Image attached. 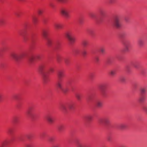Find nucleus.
I'll return each mask as SVG.
<instances>
[{
  "mask_svg": "<svg viewBox=\"0 0 147 147\" xmlns=\"http://www.w3.org/2000/svg\"><path fill=\"white\" fill-rule=\"evenodd\" d=\"M47 119L50 123H52L53 122V117L51 116H48L47 117Z\"/></svg>",
  "mask_w": 147,
  "mask_h": 147,
  "instance_id": "nucleus-11",
  "label": "nucleus"
},
{
  "mask_svg": "<svg viewBox=\"0 0 147 147\" xmlns=\"http://www.w3.org/2000/svg\"><path fill=\"white\" fill-rule=\"evenodd\" d=\"M34 59V57L33 56H31L29 58V61L31 63H32Z\"/></svg>",
  "mask_w": 147,
  "mask_h": 147,
  "instance_id": "nucleus-22",
  "label": "nucleus"
},
{
  "mask_svg": "<svg viewBox=\"0 0 147 147\" xmlns=\"http://www.w3.org/2000/svg\"><path fill=\"white\" fill-rule=\"evenodd\" d=\"M47 32L46 31H44L43 32L42 36L45 38H46L47 36Z\"/></svg>",
  "mask_w": 147,
  "mask_h": 147,
  "instance_id": "nucleus-21",
  "label": "nucleus"
},
{
  "mask_svg": "<svg viewBox=\"0 0 147 147\" xmlns=\"http://www.w3.org/2000/svg\"><path fill=\"white\" fill-rule=\"evenodd\" d=\"M125 20L126 22H127L129 21V19L127 18H125Z\"/></svg>",
  "mask_w": 147,
  "mask_h": 147,
  "instance_id": "nucleus-39",
  "label": "nucleus"
},
{
  "mask_svg": "<svg viewBox=\"0 0 147 147\" xmlns=\"http://www.w3.org/2000/svg\"><path fill=\"white\" fill-rule=\"evenodd\" d=\"M60 109L63 113L67 112L68 110L67 104H64L61 105L60 107Z\"/></svg>",
  "mask_w": 147,
  "mask_h": 147,
  "instance_id": "nucleus-7",
  "label": "nucleus"
},
{
  "mask_svg": "<svg viewBox=\"0 0 147 147\" xmlns=\"http://www.w3.org/2000/svg\"><path fill=\"white\" fill-rule=\"evenodd\" d=\"M76 96L78 100H80L81 98V96L80 94L77 93L76 94Z\"/></svg>",
  "mask_w": 147,
  "mask_h": 147,
  "instance_id": "nucleus-20",
  "label": "nucleus"
},
{
  "mask_svg": "<svg viewBox=\"0 0 147 147\" xmlns=\"http://www.w3.org/2000/svg\"><path fill=\"white\" fill-rule=\"evenodd\" d=\"M2 99V95L0 94V102L1 101Z\"/></svg>",
  "mask_w": 147,
  "mask_h": 147,
  "instance_id": "nucleus-38",
  "label": "nucleus"
},
{
  "mask_svg": "<svg viewBox=\"0 0 147 147\" xmlns=\"http://www.w3.org/2000/svg\"><path fill=\"white\" fill-rule=\"evenodd\" d=\"M100 51L101 53L102 54H104L105 51V49L102 47H101L100 49Z\"/></svg>",
  "mask_w": 147,
  "mask_h": 147,
  "instance_id": "nucleus-28",
  "label": "nucleus"
},
{
  "mask_svg": "<svg viewBox=\"0 0 147 147\" xmlns=\"http://www.w3.org/2000/svg\"><path fill=\"white\" fill-rule=\"evenodd\" d=\"M83 54L84 55H85L86 54V53L85 51H84L83 53Z\"/></svg>",
  "mask_w": 147,
  "mask_h": 147,
  "instance_id": "nucleus-40",
  "label": "nucleus"
},
{
  "mask_svg": "<svg viewBox=\"0 0 147 147\" xmlns=\"http://www.w3.org/2000/svg\"><path fill=\"white\" fill-rule=\"evenodd\" d=\"M25 55L24 53L20 54L12 53L11 54V57L16 61H18L19 59H22Z\"/></svg>",
  "mask_w": 147,
  "mask_h": 147,
  "instance_id": "nucleus-3",
  "label": "nucleus"
},
{
  "mask_svg": "<svg viewBox=\"0 0 147 147\" xmlns=\"http://www.w3.org/2000/svg\"><path fill=\"white\" fill-rule=\"evenodd\" d=\"M60 12L61 14L66 18H68L69 14L68 10L66 8H62L60 9Z\"/></svg>",
  "mask_w": 147,
  "mask_h": 147,
  "instance_id": "nucleus-6",
  "label": "nucleus"
},
{
  "mask_svg": "<svg viewBox=\"0 0 147 147\" xmlns=\"http://www.w3.org/2000/svg\"><path fill=\"white\" fill-rule=\"evenodd\" d=\"M109 73L111 76H114L116 74V71L115 69L111 70L109 71Z\"/></svg>",
  "mask_w": 147,
  "mask_h": 147,
  "instance_id": "nucleus-13",
  "label": "nucleus"
},
{
  "mask_svg": "<svg viewBox=\"0 0 147 147\" xmlns=\"http://www.w3.org/2000/svg\"><path fill=\"white\" fill-rule=\"evenodd\" d=\"M53 147H59L58 146L55 145V146H54Z\"/></svg>",
  "mask_w": 147,
  "mask_h": 147,
  "instance_id": "nucleus-43",
  "label": "nucleus"
},
{
  "mask_svg": "<svg viewBox=\"0 0 147 147\" xmlns=\"http://www.w3.org/2000/svg\"><path fill=\"white\" fill-rule=\"evenodd\" d=\"M138 44L140 47H142L144 44V41L142 39H140L138 41Z\"/></svg>",
  "mask_w": 147,
  "mask_h": 147,
  "instance_id": "nucleus-16",
  "label": "nucleus"
},
{
  "mask_svg": "<svg viewBox=\"0 0 147 147\" xmlns=\"http://www.w3.org/2000/svg\"><path fill=\"white\" fill-rule=\"evenodd\" d=\"M26 147H31V146L30 145H27L26 146Z\"/></svg>",
  "mask_w": 147,
  "mask_h": 147,
  "instance_id": "nucleus-42",
  "label": "nucleus"
},
{
  "mask_svg": "<svg viewBox=\"0 0 147 147\" xmlns=\"http://www.w3.org/2000/svg\"><path fill=\"white\" fill-rule=\"evenodd\" d=\"M77 147H83V145L80 143H78L77 144Z\"/></svg>",
  "mask_w": 147,
  "mask_h": 147,
  "instance_id": "nucleus-34",
  "label": "nucleus"
},
{
  "mask_svg": "<svg viewBox=\"0 0 147 147\" xmlns=\"http://www.w3.org/2000/svg\"><path fill=\"white\" fill-rule=\"evenodd\" d=\"M120 80L121 82H124L125 81L126 79L124 77L122 76L120 78Z\"/></svg>",
  "mask_w": 147,
  "mask_h": 147,
  "instance_id": "nucleus-27",
  "label": "nucleus"
},
{
  "mask_svg": "<svg viewBox=\"0 0 147 147\" xmlns=\"http://www.w3.org/2000/svg\"><path fill=\"white\" fill-rule=\"evenodd\" d=\"M47 43L48 45H49V46H50L51 43V41L50 40L47 39Z\"/></svg>",
  "mask_w": 147,
  "mask_h": 147,
  "instance_id": "nucleus-33",
  "label": "nucleus"
},
{
  "mask_svg": "<svg viewBox=\"0 0 147 147\" xmlns=\"http://www.w3.org/2000/svg\"><path fill=\"white\" fill-rule=\"evenodd\" d=\"M142 109L147 114V105L144 106L142 108Z\"/></svg>",
  "mask_w": 147,
  "mask_h": 147,
  "instance_id": "nucleus-26",
  "label": "nucleus"
},
{
  "mask_svg": "<svg viewBox=\"0 0 147 147\" xmlns=\"http://www.w3.org/2000/svg\"><path fill=\"white\" fill-rule=\"evenodd\" d=\"M59 1L62 3H65L66 2V0H57Z\"/></svg>",
  "mask_w": 147,
  "mask_h": 147,
  "instance_id": "nucleus-36",
  "label": "nucleus"
},
{
  "mask_svg": "<svg viewBox=\"0 0 147 147\" xmlns=\"http://www.w3.org/2000/svg\"><path fill=\"white\" fill-rule=\"evenodd\" d=\"M54 27L57 29H61L62 28V25L60 24L55 23L54 24Z\"/></svg>",
  "mask_w": 147,
  "mask_h": 147,
  "instance_id": "nucleus-12",
  "label": "nucleus"
},
{
  "mask_svg": "<svg viewBox=\"0 0 147 147\" xmlns=\"http://www.w3.org/2000/svg\"><path fill=\"white\" fill-rule=\"evenodd\" d=\"M58 76L59 80L57 84V87L60 90L65 93L68 91V89L64 87L63 82L61 79L64 76L63 73L62 71H59L58 73Z\"/></svg>",
  "mask_w": 147,
  "mask_h": 147,
  "instance_id": "nucleus-1",
  "label": "nucleus"
},
{
  "mask_svg": "<svg viewBox=\"0 0 147 147\" xmlns=\"http://www.w3.org/2000/svg\"><path fill=\"white\" fill-rule=\"evenodd\" d=\"M119 129L121 130H123L126 129L127 126L126 124L125 123H122L120 124L119 126Z\"/></svg>",
  "mask_w": 147,
  "mask_h": 147,
  "instance_id": "nucleus-10",
  "label": "nucleus"
},
{
  "mask_svg": "<svg viewBox=\"0 0 147 147\" xmlns=\"http://www.w3.org/2000/svg\"><path fill=\"white\" fill-rule=\"evenodd\" d=\"M105 88V86L104 85H101L100 87V90L102 93H103L104 92V90Z\"/></svg>",
  "mask_w": 147,
  "mask_h": 147,
  "instance_id": "nucleus-24",
  "label": "nucleus"
},
{
  "mask_svg": "<svg viewBox=\"0 0 147 147\" xmlns=\"http://www.w3.org/2000/svg\"><path fill=\"white\" fill-rule=\"evenodd\" d=\"M82 43L84 47H86L88 45V42L87 41L84 40L82 42Z\"/></svg>",
  "mask_w": 147,
  "mask_h": 147,
  "instance_id": "nucleus-30",
  "label": "nucleus"
},
{
  "mask_svg": "<svg viewBox=\"0 0 147 147\" xmlns=\"http://www.w3.org/2000/svg\"><path fill=\"white\" fill-rule=\"evenodd\" d=\"M115 0H109V3H113L115 1Z\"/></svg>",
  "mask_w": 147,
  "mask_h": 147,
  "instance_id": "nucleus-37",
  "label": "nucleus"
},
{
  "mask_svg": "<svg viewBox=\"0 0 147 147\" xmlns=\"http://www.w3.org/2000/svg\"><path fill=\"white\" fill-rule=\"evenodd\" d=\"M39 56L38 55L36 56V58L38 59L39 58Z\"/></svg>",
  "mask_w": 147,
  "mask_h": 147,
  "instance_id": "nucleus-44",
  "label": "nucleus"
},
{
  "mask_svg": "<svg viewBox=\"0 0 147 147\" xmlns=\"http://www.w3.org/2000/svg\"><path fill=\"white\" fill-rule=\"evenodd\" d=\"M145 98L143 96H142L140 97L139 99V101L140 102H143L145 100Z\"/></svg>",
  "mask_w": 147,
  "mask_h": 147,
  "instance_id": "nucleus-25",
  "label": "nucleus"
},
{
  "mask_svg": "<svg viewBox=\"0 0 147 147\" xmlns=\"http://www.w3.org/2000/svg\"><path fill=\"white\" fill-rule=\"evenodd\" d=\"M123 44L124 46L123 51L125 52H127L129 50V45L128 43L125 42H123Z\"/></svg>",
  "mask_w": 147,
  "mask_h": 147,
  "instance_id": "nucleus-8",
  "label": "nucleus"
},
{
  "mask_svg": "<svg viewBox=\"0 0 147 147\" xmlns=\"http://www.w3.org/2000/svg\"><path fill=\"white\" fill-rule=\"evenodd\" d=\"M146 90V88H142L140 89V92L142 94L145 93Z\"/></svg>",
  "mask_w": 147,
  "mask_h": 147,
  "instance_id": "nucleus-23",
  "label": "nucleus"
},
{
  "mask_svg": "<svg viewBox=\"0 0 147 147\" xmlns=\"http://www.w3.org/2000/svg\"><path fill=\"white\" fill-rule=\"evenodd\" d=\"M86 119L88 121H90L92 120V117L91 116L88 115L86 117Z\"/></svg>",
  "mask_w": 147,
  "mask_h": 147,
  "instance_id": "nucleus-29",
  "label": "nucleus"
},
{
  "mask_svg": "<svg viewBox=\"0 0 147 147\" xmlns=\"http://www.w3.org/2000/svg\"><path fill=\"white\" fill-rule=\"evenodd\" d=\"M113 24L117 28H119L121 26L120 22V18L118 16H115L114 18Z\"/></svg>",
  "mask_w": 147,
  "mask_h": 147,
  "instance_id": "nucleus-4",
  "label": "nucleus"
},
{
  "mask_svg": "<svg viewBox=\"0 0 147 147\" xmlns=\"http://www.w3.org/2000/svg\"><path fill=\"white\" fill-rule=\"evenodd\" d=\"M65 61V62L66 63H67V62H66V61Z\"/></svg>",
  "mask_w": 147,
  "mask_h": 147,
  "instance_id": "nucleus-46",
  "label": "nucleus"
},
{
  "mask_svg": "<svg viewBox=\"0 0 147 147\" xmlns=\"http://www.w3.org/2000/svg\"><path fill=\"white\" fill-rule=\"evenodd\" d=\"M64 126L63 125H60L57 127V129L59 132H61L63 129Z\"/></svg>",
  "mask_w": 147,
  "mask_h": 147,
  "instance_id": "nucleus-17",
  "label": "nucleus"
},
{
  "mask_svg": "<svg viewBox=\"0 0 147 147\" xmlns=\"http://www.w3.org/2000/svg\"><path fill=\"white\" fill-rule=\"evenodd\" d=\"M45 66L43 65H40L38 67L39 72L41 74H42L45 70Z\"/></svg>",
  "mask_w": 147,
  "mask_h": 147,
  "instance_id": "nucleus-9",
  "label": "nucleus"
},
{
  "mask_svg": "<svg viewBox=\"0 0 147 147\" xmlns=\"http://www.w3.org/2000/svg\"><path fill=\"white\" fill-rule=\"evenodd\" d=\"M49 71L50 73H53L54 71V69L52 67H50L49 69Z\"/></svg>",
  "mask_w": 147,
  "mask_h": 147,
  "instance_id": "nucleus-32",
  "label": "nucleus"
},
{
  "mask_svg": "<svg viewBox=\"0 0 147 147\" xmlns=\"http://www.w3.org/2000/svg\"><path fill=\"white\" fill-rule=\"evenodd\" d=\"M67 108L69 109H72L74 107V105L72 103L67 104Z\"/></svg>",
  "mask_w": 147,
  "mask_h": 147,
  "instance_id": "nucleus-18",
  "label": "nucleus"
},
{
  "mask_svg": "<svg viewBox=\"0 0 147 147\" xmlns=\"http://www.w3.org/2000/svg\"><path fill=\"white\" fill-rule=\"evenodd\" d=\"M121 37H123V35L122 36H121Z\"/></svg>",
  "mask_w": 147,
  "mask_h": 147,
  "instance_id": "nucleus-47",
  "label": "nucleus"
},
{
  "mask_svg": "<svg viewBox=\"0 0 147 147\" xmlns=\"http://www.w3.org/2000/svg\"><path fill=\"white\" fill-rule=\"evenodd\" d=\"M96 105L98 107H101L102 105V102L100 100H97L96 102Z\"/></svg>",
  "mask_w": 147,
  "mask_h": 147,
  "instance_id": "nucleus-15",
  "label": "nucleus"
},
{
  "mask_svg": "<svg viewBox=\"0 0 147 147\" xmlns=\"http://www.w3.org/2000/svg\"><path fill=\"white\" fill-rule=\"evenodd\" d=\"M134 67H136V66L135 65Z\"/></svg>",
  "mask_w": 147,
  "mask_h": 147,
  "instance_id": "nucleus-45",
  "label": "nucleus"
},
{
  "mask_svg": "<svg viewBox=\"0 0 147 147\" xmlns=\"http://www.w3.org/2000/svg\"><path fill=\"white\" fill-rule=\"evenodd\" d=\"M90 17L92 19L95 20L96 19V14L94 13H90L89 14Z\"/></svg>",
  "mask_w": 147,
  "mask_h": 147,
  "instance_id": "nucleus-14",
  "label": "nucleus"
},
{
  "mask_svg": "<svg viewBox=\"0 0 147 147\" xmlns=\"http://www.w3.org/2000/svg\"><path fill=\"white\" fill-rule=\"evenodd\" d=\"M99 58L98 57H96L95 58V61L96 63H98L99 61Z\"/></svg>",
  "mask_w": 147,
  "mask_h": 147,
  "instance_id": "nucleus-31",
  "label": "nucleus"
},
{
  "mask_svg": "<svg viewBox=\"0 0 147 147\" xmlns=\"http://www.w3.org/2000/svg\"><path fill=\"white\" fill-rule=\"evenodd\" d=\"M110 122L109 119L107 118H105L103 119H100L98 121V122L100 124H104L106 125L109 124Z\"/></svg>",
  "mask_w": 147,
  "mask_h": 147,
  "instance_id": "nucleus-5",
  "label": "nucleus"
},
{
  "mask_svg": "<svg viewBox=\"0 0 147 147\" xmlns=\"http://www.w3.org/2000/svg\"><path fill=\"white\" fill-rule=\"evenodd\" d=\"M43 13V11L41 10H39L38 11V13L39 15H41Z\"/></svg>",
  "mask_w": 147,
  "mask_h": 147,
  "instance_id": "nucleus-35",
  "label": "nucleus"
},
{
  "mask_svg": "<svg viewBox=\"0 0 147 147\" xmlns=\"http://www.w3.org/2000/svg\"><path fill=\"white\" fill-rule=\"evenodd\" d=\"M3 21H0V24H3Z\"/></svg>",
  "mask_w": 147,
  "mask_h": 147,
  "instance_id": "nucleus-41",
  "label": "nucleus"
},
{
  "mask_svg": "<svg viewBox=\"0 0 147 147\" xmlns=\"http://www.w3.org/2000/svg\"><path fill=\"white\" fill-rule=\"evenodd\" d=\"M66 37L70 42L73 43L75 41V38L74 36L73 33L71 31H68L66 32L65 34Z\"/></svg>",
  "mask_w": 147,
  "mask_h": 147,
  "instance_id": "nucleus-2",
  "label": "nucleus"
},
{
  "mask_svg": "<svg viewBox=\"0 0 147 147\" xmlns=\"http://www.w3.org/2000/svg\"><path fill=\"white\" fill-rule=\"evenodd\" d=\"M7 144V141H5L4 142H2L1 145H0V147H6Z\"/></svg>",
  "mask_w": 147,
  "mask_h": 147,
  "instance_id": "nucleus-19",
  "label": "nucleus"
}]
</instances>
